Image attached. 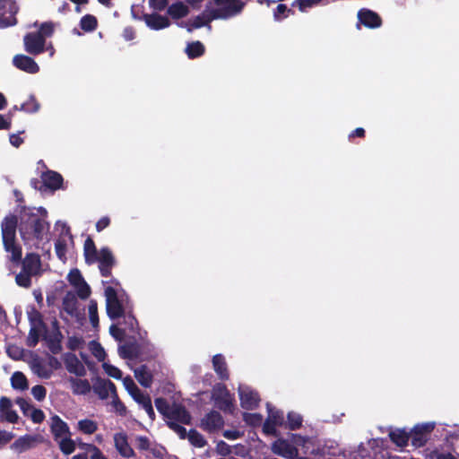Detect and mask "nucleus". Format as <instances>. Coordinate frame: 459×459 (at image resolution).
Returning a JSON list of instances; mask_svg holds the SVG:
<instances>
[{
    "label": "nucleus",
    "mask_w": 459,
    "mask_h": 459,
    "mask_svg": "<svg viewBox=\"0 0 459 459\" xmlns=\"http://www.w3.org/2000/svg\"><path fill=\"white\" fill-rule=\"evenodd\" d=\"M145 22L148 27L153 30H160L169 26V21L167 17L159 14L147 15Z\"/></svg>",
    "instance_id": "obj_27"
},
{
    "label": "nucleus",
    "mask_w": 459,
    "mask_h": 459,
    "mask_svg": "<svg viewBox=\"0 0 459 459\" xmlns=\"http://www.w3.org/2000/svg\"><path fill=\"white\" fill-rule=\"evenodd\" d=\"M78 302L73 293H67L63 300V309L70 316H77Z\"/></svg>",
    "instance_id": "obj_30"
},
{
    "label": "nucleus",
    "mask_w": 459,
    "mask_h": 459,
    "mask_svg": "<svg viewBox=\"0 0 459 459\" xmlns=\"http://www.w3.org/2000/svg\"><path fill=\"white\" fill-rule=\"evenodd\" d=\"M22 142V139L17 134H12L10 136V143L15 147H19Z\"/></svg>",
    "instance_id": "obj_64"
},
{
    "label": "nucleus",
    "mask_w": 459,
    "mask_h": 459,
    "mask_svg": "<svg viewBox=\"0 0 459 459\" xmlns=\"http://www.w3.org/2000/svg\"><path fill=\"white\" fill-rule=\"evenodd\" d=\"M212 398L215 405L223 411L232 412L234 411L233 397L224 385H215Z\"/></svg>",
    "instance_id": "obj_6"
},
{
    "label": "nucleus",
    "mask_w": 459,
    "mask_h": 459,
    "mask_svg": "<svg viewBox=\"0 0 459 459\" xmlns=\"http://www.w3.org/2000/svg\"><path fill=\"white\" fill-rule=\"evenodd\" d=\"M81 28L85 31H92L96 29L97 20L92 15H85L81 19Z\"/></svg>",
    "instance_id": "obj_42"
},
{
    "label": "nucleus",
    "mask_w": 459,
    "mask_h": 459,
    "mask_svg": "<svg viewBox=\"0 0 459 459\" xmlns=\"http://www.w3.org/2000/svg\"><path fill=\"white\" fill-rule=\"evenodd\" d=\"M244 420L250 425H259L262 422V416L257 413H244Z\"/></svg>",
    "instance_id": "obj_52"
},
{
    "label": "nucleus",
    "mask_w": 459,
    "mask_h": 459,
    "mask_svg": "<svg viewBox=\"0 0 459 459\" xmlns=\"http://www.w3.org/2000/svg\"><path fill=\"white\" fill-rule=\"evenodd\" d=\"M88 310H89V317H90V321H91V325L94 327H97L99 325L97 302L94 300H91V302L89 304Z\"/></svg>",
    "instance_id": "obj_45"
},
{
    "label": "nucleus",
    "mask_w": 459,
    "mask_h": 459,
    "mask_svg": "<svg viewBox=\"0 0 459 459\" xmlns=\"http://www.w3.org/2000/svg\"><path fill=\"white\" fill-rule=\"evenodd\" d=\"M41 179L45 186L53 190L59 188L63 181L60 174L51 170L43 173Z\"/></svg>",
    "instance_id": "obj_25"
},
{
    "label": "nucleus",
    "mask_w": 459,
    "mask_h": 459,
    "mask_svg": "<svg viewBox=\"0 0 459 459\" xmlns=\"http://www.w3.org/2000/svg\"><path fill=\"white\" fill-rule=\"evenodd\" d=\"M186 436H187L189 441L191 442V444H193L194 446H195L197 447L204 446L205 440H204V437L197 431L190 430L189 433L186 434Z\"/></svg>",
    "instance_id": "obj_43"
},
{
    "label": "nucleus",
    "mask_w": 459,
    "mask_h": 459,
    "mask_svg": "<svg viewBox=\"0 0 459 459\" xmlns=\"http://www.w3.org/2000/svg\"><path fill=\"white\" fill-rule=\"evenodd\" d=\"M359 22L367 27L377 28L381 24V19L379 16L369 10H361L358 13Z\"/></svg>",
    "instance_id": "obj_22"
},
{
    "label": "nucleus",
    "mask_w": 459,
    "mask_h": 459,
    "mask_svg": "<svg viewBox=\"0 0 459 459\" xmlns=\"http://www.w3.org/2000/svg\"><path fill=\"white\" fill-rule=\"evenodd\" d=\"M13 62L17 68L30 74H36L39 70L38 64L31 57L24 55L15 56Z\"/></svg>",
    "instance_id": "obj_16"
},
{
    "label": "nucleus",
    "mask_w": 459,
    "mask_h": 459,
    "mask_svg": "<svg viewBox=\"0 0 459 459\" xmlns=\"http://www.w3.org/2000/svg\"><path fill=\"white\" fill-rule=\"evenodd\" d=\"M168 2H169V0H150L151 5L154 9L159 10V11L163 10L167 6Z\"/></svg>",
    "instance_id": "obj_58"
},
{
    "label": "nucleus",
    "mask_w": 459,
    "mask_h": 459,
    "mask_svg": "<svg viewBox=\"0 0 459 459\" xmlns=\"http://www.w3.org/2000/svg\"><path fill=\"white\" fill-rule=\"evenodd\" d=\"M12 386L14 389L25 390L28 388L26 377L22 372H14L11 377Z\"/></svg>",
    "instance_id": "obj_37"
},
{
    "label": "nucleus",
    "mask_w": 459,
    "mask_h": 459,
    "mask_svg": "<svg viewBox=\"0 0 459 459\" xmlns=\"http://www.w3.org/2000/svg\"><path fill=\"white\" fill-rule=\"evenodd\" d=\"M105 286L107 314L111 319L121 317L126 308L127 298L116 280L102 281Z\"/></svg>",
    "instance_id": "obj_2"
},
{
    "label": "nucleus",
    "mask_w": 459,
    "mask_h": 459,
    "mask_svg": "<svg viewBox=\"0 0 459 459\" xmlns=\"http://www.w3.org/2000/svg\"><path fill=\"white\" fill-rule=\"evenodd\" d=\"M155 406L157 410L163 414L168 420V425L173 429L181 438L186 437V430L178 423L189 424L191 417L184 407L179 404L169 405L164 399L158 398L155 400Z\"/></svg>",
    "instance_id": "obj_1"
},
{
    "label": "nucleus",
    "mask_w": 459,
    "mask_h": 459,
    "mask_svg": "<svg viewBox=\"0 0 459 459\" xmlns=\"http://www.w3.org/2000/svg\"><path fill=\"white\" fill-rule=\"evenodd\" d=\"M213 368L221 379H227L229 375L224 358L218 354L212 359Z\"/></svg>",
    "instance_id": "obj_33"
},
{
    "label": "nucleus",
    "mask_w": 459,
    "mask_h": 459,
    "mask_svg": "<svg viewBox=\"0 0 459 459\" xmlns=\"http://www.w3.org/2000/svg\"><path fill=\"white\" fill-rule=\"evenodd\" d=\"M134 376L138 382L144 386H149L152 383V375L144 366L136 368Z\"/></svg>",
    "instance_id": "obj_36"
},
{
    "label": "nucleus",
    "mask_w": 459,
    "mask_h": 459,
    "mask_svg": "<svg viewBox=\"0 0 459 459\" xmlns=\"http://www.w3.org/2000/svg\"><path fill=\"white\" fill-rule=\"evenodd\" d=\"M301 422H302V419H301L300 415H299L297 413H293V412L289 413L287 424L290 429H295L299 428L301 425Z\"/></svg>",
    "instance_id": "obj_49"
},
{
    "label": "nucleus",
    "mask_w": 459,
    "mask_h": 459,
    "mask_svg": "<svg viewBox=\"0 0 459 459\" xmlns=\"http://www.w3.org/2000/svg\"><path fill=\"white\" fill-rule=\"evenodd\" d=\"M109 222H110L109 218H108V217L101 218L96 223L97 230L101 231L102 230H104L105 228H107L109 225Z\"/></svg>",
    "instance_id": "obj_59"
},
{
    "label": "nucleus",
    "mask_w": 459,
    "mask_h": 459,
    "mask_svg": "<svg viewBox=\"0 0 459 459\" xmlns=\"http://www.w3.org/2000/svg\"><path fill=\"white\" fill-rule=\"evenodd\" d=\"M19 416L13 410L12 401L7 397L0 398V420H5L10 423H15L18 421Z\"/></svg>",
    "instance_id": "obj_12"
},
{
    "label": "nucleus",
    "mask_w": 459,
    "mask_h": 459,
    "mask_svg": "<svg viewBox=\"0 0 459 459\" xmlns=\"http://www.w3.org/2000/svg\"><path fill=\"white\" fill-rule=\"evenodd\" d=\"M242 0H215L213 6H209L205 10V20L200 21V18L195 22V27L199 28L213 19H224L238 13L243 7Z\"/></svg>",
    "instance_id": "obj_4"
},
{
    "label": "nucleus",
    "mask_w": 459,
    "mask_h": 459,
    "mask_svg": "<svg viewBox=\"0 0 459 459\" xmlns=\"http://www.w3.org/2000/svg\"><path fill=\"white\" fill-rule=\"evenodd\" d=\"M99 254L100 251L96 249L93 240L88 238L84 242V256L86 263H96L99 257Z\"/></svg>",
    "instance_id": "obj_29"
},
{
    "label": "nucleus",
    "mask_w": 459,
    "mask_h": 459,
    "mask_svg": "<svg viewBox=\"0 0 459 459\" xmlns=\"http://www.w3.org/2000/svg\"><path fill=\"white\" fill-rule=\"evenodd\" d=\"M434 422H427L415 426L412 429L411 435H409L411 438L412 446L415 447L423 446L428 440V435L434 429Z\"/></svg>",
    "instance_id": "obj_8"
},
{
    "label": "nucleus",
    "mask_w": 459,
    "mask_h": 459,
    "mask_svg": "<svg viewBox=\"0 0 459 459\" xmlns=\"http://www.w3.org/2000/svg\"><path fill=\"white\" fill-rule=\"evenodd\" d=\"M223 419L217 411H211L202 420L201 426L207 431L220 429L223 426Z\"/></svg>",
    "instance_id": "obj_17"
},
{
    "label": "nucleus",
    "mask_w": 459,
    "mask_h": 459,
    "mask_svg": "<svg viewBox=\"0 0 459 459\" xmlns=\"http://www.w3.org/2000/svg\"><path fill=\"white\" fill-rule=\"evenodd\" d=\"M96 390L100 397L102 399H105L109 393L115 394L116 392L115 385L110 381L104 382L102 386L100 388H97Z\"/></svg>",
    "instance_id": "obj_44"
},
{
    "label": "nucleus",
    "mask_w": 459,
    "mask_h": 459,
    "mask_svg": "<svg viewBox=\"0 0 459 459\" xmlns=\"http://www.w3.org/2000/svg\"><path fill=\"white\" fill-rule=\"evenodd\" d=\"M216 451L218 454L221 455H228L229 454H230L231 449L228 444H226L223 441H221L217 444Z\"/></svg>",
    "instance_id": "obj_56"
},
{
    "label": "nucleus",
    "mask_w": 459,
    "mask_h": 459,
    "mask_svg": "<svg viewBox=\"0 0 459 459\" xmlns=\"http://www.w3.org/2000/svg\"><path fill=\"white\" fill-rule=\"evenodd\" d=\"M17 219L14 215H8L1 222L2 241L9 259L19 262L22 258V247L16 240Z\"/></svg>",
    "instance_id": "obj_3"
},
{
    "label": "nucleus",
    "mask_w": 459,
    "mask_h": 459,
    "mask_svg": "<svg viewBox=\"0 0 459 459\" xmlns=\"http://www.w3.org/2000/svg\"><path fill=\"white\" fill-rule=\"evenodd\" d=\"M38 441L39 438L37 437L26 435L16 439L12 445V449L22 453L34 446Z\"/></svg>",
    "instance_id": "obj_23"
},
{
    "label": "nucleus",
    "mask_w": 459,
    "mask_h": 459,
    "mask_svg": "<svg viewBox=\"0 0 459 459\" xmlns=\"http://www.w3.org/2000/svg\"><path fill=\"white\" fill-rule=\"evenodd\" d=\"M134 400L138 403L146 411L151 420L154 419V411L152 406L151 399L148 395L142 393L140 390L131 395Z\"/></svg>",
    "instance_id": "obj_26"
},
{
    "label": "nucleus",
    "mask_w": 459,
    "mask_h": 459,
    "mask_svg": "<svg viewBox=\"0 0 459 459\" xmlns=\"http://www.w3.org/2000/svg\"><path fill=\"white\" fill-rule=\"evenodd\" d=\"M389 436L392 441L400 447L405 446L410 438L409 434L402 429L391 431Z\"/></svg>",
    "instance_id": "obj_34"
},
{
    "label": "nucleus",
    "mask_w": 459,
    "mask_h": 459,
    "mask_svg": "<svg viewBox=\"0 0 459 459\" xmlns=\"http://www.w3.org/2000/svg\"><path fill=\"white\" fill-rule=\"evenodd\" d=\"M54 31V24L52 22H44L40 25L39 31L37 33L41 35L46 41V38H48L52 35Z\"/></svg>",
    "instance_id": "obj_48"
},
{
    "label": "nucleus",
    "mask_w": 459,
    "mask_h": 459,
    "mask_svg": "<svg viewBox=\"0 0 459 459\" xmlns=\"http://www.w3.org/2000/svg\"><path fill=\"white\" fill-rule=\"evenodd\" d=\"M138 446L141 449L146 450L149 448V440L146 437H139L137 438Z\"/></svg>",
    "instance_id": "obj_62"
},
{
    "label": "nucleus",
    "mask_w": 459,
    "mask_h": 459,
    "mask_svg": "<svg viewBox=\"0 0 459 459\" xmlns=\"http://www.w3.org/2000/svg\"><path fill=\"white\" fill-rule=\"evenodd\" d=\"M7 5H10L11 14L8 17H0V29L13 26L17 22L14 17V13L17 11L16 6L13 4L10 0H0V10L5 8Z\"/></svg>",
    "instance_id": "obj_24"
},
{
    "label": "nucleus",
    "mask_w": 459,
    "mask_h": 459,
    "mask_svg": "<svg viewBox=\"0 0 459 459\" xmlns=\"http://www.w3.org/2000/svg\"><path fill=\"white\" fill-rule=\"evenodd\" d=\"M20 231L25 241L41 240L48 231V223L44 220L31 214L23 219Z\"/></svg>",
    "instance_id": "obj_5"
},
{
    "label": "nucleus",
    "mask_w": 459,
    "mask_h": 459,
    "mask_svg": "<svg viewBox=\"0 0 459 459\" xmlns=\"http://www.w3.org/2000/svg\"><path fill=\"white\" fill-rule=\"evenodd\" d=\"M7 352L14 359H20L22 357V351L17 347H9Z\"/></svg>",
    "instance_id": "obj_60"
},
{
    "label": "nucleus",
    "mask_w": 459,
    "mask_h": 459,
    "mask_svg": "<svg viewBox=\"0 0 459 459\" xmlns=\"http://www.w3.org/2000/svg\"><path fill=\"white\" fill-rule=\"evenodd\" d=\"M13 437V435L10 432L0 431V445L6 444L11 441Z\"/></svg>",
    "instance_id": "obj_61"
},
{
    "label": "nucleus",
    "mask_w": 459,
    "mask_h": 459,
    "mask_svg": "<svg viewBox=\"0 0 459 459\" xmlns=\"http://www.w3.org/2000/svg\"><path fill=\"white\" fill-rule=\"evenodd\" d=\"M25 50L31 55H39L45 49V43L43 37L37 32H31L24 37Z\"/></svg>",
    "instance_id": "obj_10"
},
{
    "label": "nucleus",
    "mask_w": 459,
    "mask_h": 459,
    "mask_svg": "<svg viewBox=\"0 0 459 459\" xmlns=\"http://www.w3.org/2000/svg\"><path fill=\"white\" fill-rule=\"evenodd\" d=\"M33 371L40 377L48 378L51 375L50 371L46 369L41 363L37 362L33 365Z\"/></svg>",
    "instance_id": "obj_54"
},
{
    "label": "nucleus",
    "mask_w": 459,
    "mask_h": 459,
    "mask_svg": "<svg viewBox=\"0 0 459 459\" xmlns=\"http://www.w3.org/2000/svg\"><path fill=\"white\" fill-rule=\"evenodd\" d=\"M73 238L68 230H65L56 243V255L62 261L65 260V255L67 251L73 247Z\"/></svg>",
    "instance_id": "obj_18"
},
{
    "label": "nucleus",
    "mask_w": 459,
    "mask_h": 459,
    "mask_svg": "<svg viewBox=\"0 0 459 459\" xmlns=\"http://www.w3.org/2000/svg\"><path fill=\"white\" fill-rule=\"evenodd\" d=\"M268 418L264 424V432L266 434L276 435L275 428L278 425L283 424V416L278 411H273L269 404H267Z\"/></svg>",
    "instance_id": "obj_13"
},
{
    "label": "nucleus",
    "mask_w": 459,
    "mask_h": 459,
    "mask_svg": "<svg viewBox=\"0 0 459 459\" xmlns=\"http://www.w3.org/2000/svg\"><path fill=\"white\" fill-rule=\"evenodd\" d=\"M168 13L174 19H179L187 15L188 8L182 3H177L169 7Z\"/></svg>",
    "instance_id": "obj_35"
},
{
    "label": "nucleus",
    "mask_w": 459,
    "mask_h": 459,
    "mask_svg": "<svg viewBox=\"0 0 459 459\" xmlns=\"http://www.w3.org/2000/svg\"><path fill=\"white\" fill-rule=\"evenodd\" d=\"M66 368L70 373L75 374L79 377H82L86 373L84 366L75 357L67 359Z\"/></svg>",
    "instance_id": "obj_31"
},
{
    "label": "nucleus",
    "mask_w": 459,
    "mask_h": 459,
    "mask_svg": "<svg viewBox=\"0 0 459 459\" xmlns=\"http://www.w3.org/2000/svg\"><path fill=\"white\" fill-rule=\"evenodd\" d=\"M102 367L105 372L111 377L116 379H122V372L119 368L110 364L104 362Z\"/></svg>",
    "instance_id": "obj_47"
},
{
    "label": "nucleus",
    "mask_w": 459,
    "mask_h": 459,
    "mask_svg": "<svg viewBox=\"0 0 459 459\" xmlns=\"http://www.w3.org/2000/svg\"><path fill=\"white\" fill-rule=\"evenodd\" d=\"M56 441L60 450L65 455H70L75 450V443L71 439L70 436L59 438Z\"/></svg>",
    "instance_id": "obj_38"
},
{
    "label": "nucleus",
    "mask_w": 459,
    "mask_h": 459,
    "mask_svg": "<svg viewBox=\"0 0 459 459\" xmlns=\"http://www.w3.org/2000/svg\"><path fill=\"white\" fill-rule=\"evenodd\" d=\"M114 443L118 453L125 457H131L134 455V450L131 448L127 442V437L125 433H117L114 436Z\"/></svg>",
    "instance_id": "obj_21"
},
{
    "label": "nucleus",
    "mask_w": 459,
    "mask_h": 459,
    "mask_svg": "<svg viewBox=\"0 0 459 459\" xmlns=\"http://www.w3.org/2000/svg\"><path fill=\"white\" fill-rule=\"evenodd\" d=\"M68 381L73 393L75 394H86L91 391V385L86 379L70 377Z\"/></svg>",
    "instance_id": "obj_28"
},
{
    "label": "nucleus",
    "mask_w": 459,
    "mask_h": 459,
    "mask_svg": "<svg viewBox=\"0 0 459 459\" xmlns=\"http://www.w3.org/2000/svg\"><path fill=\"white\" fill-rule=\"evenodd\" d=\"M286 10H287V8H286V6H285V5H283V4H279V5L277 6V10H276V12H275V13H274L275 18L279 20V19H281V17H284V16H285L284 13L286 12Z\"/></svg>",
    "instance_id": "obj_63"
},
{
    "label": "nucleus",
    "mask_w": 459,
    "mask_h": 459,
    "mask_svg": "<svg viewBox=\"0 0 459 459\" xmlns=\"http://www.w3.org/2000/svg\"><path fill=\"white\" fill-rule=\"evenodd\" d=\"M89 350L91 354L99 360L104 361L106 358V352L103 347L97 342L91 341L89 342Z\"/></svg>",
    "instance_id": "obj_40"
},
{
    "label": "nucleus",
    "mask_w": 459,
    "mask_h": 459,
    "mask_svg": "<svg viewBox=\"0 0 459 459\" xmlns=\"http://www.w3.org/2000/svg\"><path fill=\"white\" fill-rule=\"evenodd\" d=\"M16 403L19 405L23 414L31 419L35 423H40L43 421L45 416L41 410L34 408L30 403L22 398L16 400Z\"/></svg>",
    "instance_id": "obj_14"
},
{
    "label": "nucleus",
    "mask_w": 459,
    "mask_h": 459,
    "mask_svg": "<svg viewBox=\"0 0 459 459\" xmlns=\"http://www.w3.org/2000/svg\"><path fill=\"white\" fill-rule=\"evenodd\" d=\"M42 332L40 321L35 322L33 326L30 328L28 342L30 346L36 345L39 342V335Z\"/></svg>",
    "instance_id": "obj_39"
},
{
    "label": "nucleus",
    "mask_w": 459,
    "mask_h": 459,
    "mask_svg": "<svg viewBox=\"0 0 459 459\" xmlns=\"http://www.w3.org/2000/svg\"><path fill=\"white\" fill-rule=\"evenodd\" d=\"M238 394L241 406L244 409L253 410L258 405L260 402V398L257 393L253 391L248 386L240 385L238 387Z\"/></svg>",
    "instance_id": "obj_11"
},
{
    "label": "nucleus",
    "mask_w": 459,
    "mask_h": 459,
    "mask_svg": "<svg viewBox=\"0 0 459 459\" xmlns=\"http://www.w3.org/2000/svg\"><path fill=\"white\" fill-rule=\"evenodd\" d=\"M323 0H298L297 4L301 12H306L308 8L317 5Z\"/></svg>",
    "instance_id": "obj_51"
},
{
    "label": "nucleus",
    "mask_w": 459,
    "mask_h": 459,
    "mask_svg": "<svg viewBox=\"0 0 459 459\" xmlns=\"http://www.w3.org/2000/svg\"><path fill=\"white\" fill-rule=\"evenodd\" d=\"M87 450L91 453V459H107L102 452L93 445H87Z\"/></svg>",
    "instance_id": "obj_55"
},
{
    "label": "nucleus",
    "mask_w": 459,
    "mask_h": 459,
    "mask_svg": "<svg viewBox=\"0 0 459 459\" xmlns=\"http://www.w3.org/2000/svg\"><path fill=\"white\" fill-rule=\"evenodd\" d=\"M123 385L130 395L139 391V388L134 384V380L130 377H122Z\"/></svg>",
    "instance_id": "obj_50"
},
{
    "label": "nucleus",
    "mask_w": 459,
    "mask_h": 459,
    "mask_svg": "<svg viewBox=\"0 0 459 459\" xmlns=\"http://www.w3.org/2000/svg\"><path fill=\"white\" fill-rule=\"evenodd\" d=\"M204 46L199 41L188 44V46L186 48L187 56L191 58L201 56L204 53Z\"/></svg>",
    "instance_id": "obj_41"
},
{
    "label": "nucleus",
    "mask_w": 459,
    "mask_h": 459,
    "mask_svg": "<svg viewBox=\"0 0 459 459\" xmlns=\"http://www.w3.org/2000/svg\"><path fill=\"white\" fill-rule=\"evenodd\" d=\"M272 451L285 459H307L299 456L297 449L284 439H278L273 442Z\"/></svg>",
    "instance_id": "obj_9"
},
{
    "label": "nucleus",
    "mask_w": 459,
    "mask_h": 459,
    "mask_svg": "<svg viewBox=\"0 0 459 459\" xmlns=\"http://www.w3.org/2000/svg\"><path fill=\"white\" fill-rule=\"evenodd\" d=\"M50 428L56 440L70 436V430L67 424L56 415L51 418Z\"/></svg>",
    "instance_id": "obj_20"
},
{
    "label": "nucleus",
    "mask_w": 459,
    "mask_h": 459,
    "mask_svg": "<svg viewBox=\"0 0 459 459\" xmlns=\"http://www.w3.org/2000/svg\"><path fill=\"white\" fill-rule=\"evenodd\" d=\"M22 269L32 276H38L41 273V261L38 255L29 254L22 262Z\"/></svg>",
    "instance_id": "obj_15"
},
{
    "label": "nucleus",
    "mask_w": 459,
    "mask_h": 459,
    "mask_svg": "<svg viewBox=\"0 0 459 459\" xmlns=\"http://www.w3.org/2000/svg\"><path fill=\"white\" fill-rule=\"evenodd\" d=\"M77 429L82 434L91 435L98 429V423L90 419L80 420L77 422Z\"/></svg>",
    "instance_id": "obj_32"
},
{
    "label": "nucleus",
    "mask_w": 459,
    "mask_h": 459,
    "mask_svg": "<svg viewBox=\"0 0 459 459\" xmlns=\"http://www.w3.org/2000/svg\"><path fill=\"white\" fill-rule=\"evenodd\" d=\"M110 334L117 340H121L124 337V332L117 325H112L109 328Z\"/></svg>",
    "instance_id": "obj_57"
},
{
    "label": "nucleus",
    "mask_w": 459,
    "mask_h": 459,
    "mask_svg": "<svg viewBox=\"0 0 459 459\" xmlns=\"http://www.w3.org/2000/svg\"><path fill=\"white\" fill-rule=\"evenodd\" d=\"M33 397L38 401H42L46 397V388L42 385H35L31 388Z\"/></svg>",
    "instance_id": "obj_53"
},
{
    "label": "nucleus",
    "mask_w": 459,
    "mask_h": 459,
    "mask_svg": "<svg viewBox=\"0 0 459 459\" xmlns=\"http://www.w3.org/2000/svg\"><path fill=\"white\" fill-rule=\"evenodd\" d=\"M67 279L70 284L75 289L77 295L81 299H86L89 298L91 295V288L84 281L79 270H72L68 273Z\"/></svg>",
    "instance_id": "obj_7"
},
{
    "label": "nucleus",
    "mask_w": 459,
    "mask_h": 459,
    "mask_svg": "<svg viewBox=\"0 0 459 459\" xmlns=\"http://www.w3.org/2000/svg\"><path fill=\"white\" fill-rule=\"evenodd\" d=\"M31 276H32L31 274H29L27 272L22 270V272H21L15 277L16 283L19 286L28 288L31 284V281H30Z\"/></svg>",
    "instance_id": "obj_46"
},
{
    "label": "nucleus",
    "mask_w": 459,
    "mask_h": 459,
    "mask_svg": "<svg viewBox=\"0 0 459 459\" xmlns=\"http://www.w3.org/2000/svg\"><path fill=\"white\" fill-rule=\"evenodd\" d=\"M97 262L100 263V270L102 276L109 275V269L114 264V256L108 248H102L100 250Z\"/></svg>",
    "instance_id": "obj_19"
}]
</instances>
